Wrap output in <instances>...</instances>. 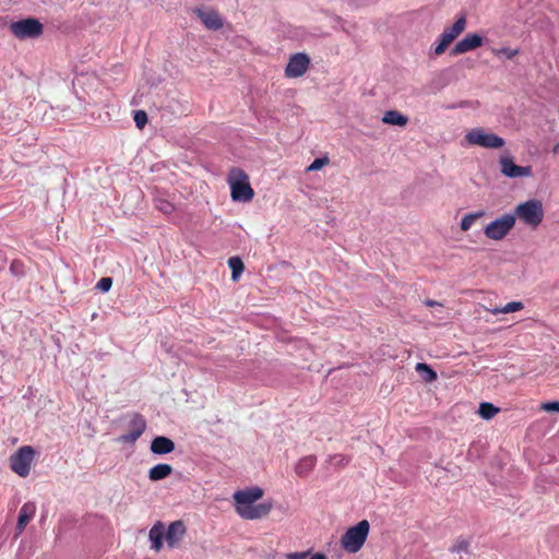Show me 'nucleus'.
<instances>
[{
	"label": "nucleus",
	"instance_id": "39",
	"mask_svg": "<svg viewBox=\"0 0 559 559\" xmlns=\"http://www.w3.org/2000/svg\"><path fill=\"white\" fill-rule=\"evenodd\" d=\"M425 305L428 307H435V306L442 307V305L440 302L432 300V299H426Z\"/></svg>",
	"mask_w": 559,
	"mask_h": 559
},
{
	"label": "nucleus",
	"instance_id": "33",
	"mask_svg": "<svg viewBox=\"0 0 559 559\" xmlns=\"http://www.w3.org/2000/svg\"><path fill=\"white\" fill-rule=\"evenodd\" d=\"M310 556V550L289 552L286 555L287 559H307Z\"/></svg>",
	"mask_w": 559,
	"mask_h": 559
},
{
	"label": "nucleus",
	"instance_id": "15",
	"mask_svg": "<svg viewBox=\"0 0 559 559\" xmlns=\"http://www.w3.org/2000/svg\"><path fill=\"white\" fill-rule=\"evenodd\" d=\"M148 539L151 549L158 552L163 548V540L165 539V525L162 522H156L148 532Z\"/></svg>",
	"mask_w": 559,
	"mask_h": 559
},
{
	"label": "nucleus",
	"instance_id": "41",
	"mask_svg": "<svg viewBox=\"0 0 559 559\" xmlns=\"http://www.w3.org/2000/svg\"><path fill=\"white\" fill-rule=\"evenodd\" d=\"M558 150H559V144H557V145L552 148V152H554V153H557V152H558Z\"/></svg>",
	"mask_w": 559,
	"mask_h": 559
},
{
	"label": "nucleus",
	"instance_id": "24",
	"mask_svg": "<svg viewBox=\"0 0 559 559\" xmlns=\"http://www.w3.org/2000/svg\"><path fill=\"white\" fill-rule=\"evenodd\" d=\"M228 265L231 269V280L238 281L245 269L243 262L238 257H231L228 259Z\"/></svg>",
	"mask_w": 559,
	"mask_h": 559
},
{
	"label": "nucleus",
	"instance_id": "37",
	"mask_svg": "<svg viewBox=\"0 0 559 559\" xmlns=\"http://www.w3.org/2000/svg\"><path fill=\"white\" fill-rule=\"evenodd\" d=\"M469 143L475 144V142H469ZM476 144H480L486 147L498 148V147H501L504 144V142H476Z\"/></svg>",
	"mask_w": 559,
	"mask_h": 559
},
{
	"label": "nucleus",
	"instance_id": "13",
	"mask_svg": "<svg viewBox=\"0 0 559 559\" xmlns=\"http://www.w3.org/2000/svg\"><path fill=\"white\" fill-rule=\"evenodd\" d=\"M483 45V37L478 34H467L464 38L459 40L451 50L452 56L463 55L465 52L475 50Z\"/></svg>",
	"mask_w": 559,
	"mask_h": 559
},
{
	"label": "nucleus",
	"instance_id": "16",
	"mask_svg": "<svg viewBox=\"0 0 559 559\" xmlns=\"http://www.w3.org/2000/svg\"><path fill=\"white\" fill-rule=\"evenodd\" d=\"M36 504L34 502H26L22 506L19 513L16 530L22 533L29 521L35 516Z\"/></svg>",
	"mask_w": 559,
	"mask_h": 559
},
{
	"label": "nucleus",
	"instance_id": "23",
	"mask_svg": "<svg viewBox=\"0 0 559 559\" xmlns=\"http://www.w3.org/2000/svg\"><path fill=\"white\" fill-rule=\"evenodd\" d=\"M416 371L421 376L424 381L426 382H432L437 379V372L431 369L430 366H428L425 362H418L415 367Z\"/></svg>",
	"mask_w": 559,
	"mask_h": 559
},
{
	"label": "nucleus",
	"instance_id": "19",
	"mask_svg": "<svg viewBox=\"0 0 559 559\" xmlns=\"http://www.w3.org/2000/svg\"><path fill=\"white\" fill-rule=\"evenodd\" d=\"M382 121L386 124L405 126L408 118L396 110H389L384 114Z\"/></svg>",
	"mask_w": 559,
	"mask_h": 559
},
{
	"label": "nucleus",
	"instance_id": "9",
	"mask_svg": "<svg viewBox=\"0 0 559 559\" xmlns=\"http://www.w3.org/2000/svg\"><path fill=\"white\" fill-rule=\"evenodd\" d=\"M499 164L501 174L508 178H524L533 175L531 166L516 165L513 157L508 154L500 157Z\"/></svg>",
	"mask_w": 559,
	"mask_h": 559
},
{
	"label": "nucleus",
	"instance_id": "21",
	"mask_svg": "<svg viewBox=\"0 0 559 559\" xmlns=\"http://www.w3.org/2000/svg\"><path fill=\"white\" fill-rule=\"evenodd\" d=\"M484 215H485L484 211H478V212L468 213V214L464 215L460 223L461 230L462 231L469 230L472 228V226L474 225V223L477 219L481 218Z\"/></svg>",
	"mask_w": 559,
	"mask_h": 559
},
{
	"label": "nucleus",
	"instance_id": "35",
	"mask_svg": "<svg viewBox=\"0 0 559 559\" xmlns=\"http://www.w3.org/2000/svg\"><path fill=\"white\" fill-rule=\"evenodd\" d=\"M496 53L497 55L502 53L508 59H512V58H514L519 53V50L518 49H510V48H501L499 50H496Z\"/></svg>",
	"mask_w": 559,
	"mask_h": 559
},
{
	"label": "nucleus",
	"instance_id": "1",
	"mask_svg": "<svg viewBox=\"0 0 559 559\" xmlns=\"http://www.w3.org/2000/svg\"><path fill=\"white\" fill-rule=\"evenodd\" d=\"M262 497L263 490L260 487L236 491L234 493V500L237 514L246 520H257L266 516L272 510V503L263 502L254 504Z\"/></svg>",
	"mask_w": 559,
	"mask_h": 559
},
{
	"label": "nucleus",
	"instance_id": "18",
	"mask_svg": "<svg viewBox=\"0 0 559 559\" xmlns=\"http://www.w3.org/2000/svg\"><path fill=\"white\" fill-rule=\"evenodd\" d=\"M171 473H173L171 465L166 464V463H160V464H157V465L153 466L152 468H150L148 478L152 481H158V480L167 478L169 475H171Z\"/></svg>",
	"mask_w": 559,
	"mask_h": 559
},
{
	"label": "nucleus",
	"instance_id": "29",
	"mask_svg": "<svg viewBox=\"0 0 559 559\" xmlns=\"http://www.w3.org/2000/svg\"><path fill=\"white\" fill-rule=\"evenodd\" d=\"M155 206L165 214H169L174 211V205L170 202L162 199L155 200Z\"/></svg>",
	"mask_w": 559,
	"mask_h": 559
},
{
	"label": "nucleus",
	"instance_id": "6",
	"mask_svg": "<svg viewBox=\"0 0 559 559\" xmlns=\"http://www.w3.org/2000/svg\"><path fill=\"white\" fill-rule=\"evenodd\" d=\"M515 225V215L504 214L484 228V235L491 240H502L513 229Z\"/></svg>",
	"mask_w": 559,
	"mask_h": 559
},
{
	"label": "nucleus",
	"instance_id": "38",
	"mask_svg": "<svg viewBox=\"0 0 559 559\" xmlns=\"http://www.w3.org/2000/svg\"><path fill=\"white\" fill-rule=\"evenodd\" d=\"M7 263V257H5V253L0 250V271L4 267Z\"/></svg>",
	"mask_w": 559,
	"mask_h": 559
},
{
	"label": "nucleus",
	"instance_id": "36",
	"mask_svg": "<svg viewBox=\"0 0 559 559\" xmlns=\"http://www.w3.org/2000/svg\"><path fill=\"white\" fill-rule=\"evenodd\" d=\"M542 409H544L546 412H559V402L554 401V402L544 403L542 405Z\"/></svg>",
	"mask_w": 559,
	"mask_h": 559
},
{
	"label": "nucleus",
	"instance_id": "4",
	"mask_svg": "<svg viewBox=\"0 0 559 559\" xmlns=\"http://www.w3.org/2000/svg\"><path fill=\"white\" fill-rule=\"evenodd\" d=\"M369 528L370 525L367 520L349 527L341 538L342 548L349 554L358 552L367 540Z\"/></svg>",
	"mask_w": 559,
	"mask_h": 559
},
{
	"label": "nucleus",
	"instance_id": "12",
	"mask_svg": "<svg viewBox=\"0 0 559 559\" xmlns=\"http://www.w3.org/2000/svg\"><path fill=\"white\" fill-rule=\"evenodd\" d=\"M193 13L201 20L204 26L209 29L217 31L223 26V20L218 12L213 9H193Z\"/></svg>",
	"mask_w": 559,
	"mask_h": 559
},
{
	"label": "nucleus",
	"instance_id": "27",
	"mask_svg": "<svg viewBox=\"0 0 559 559\" xmlns=\"http://www.w3.org/2000/svg\"><path fill=\"white\" fill-rule=\"evenodd\" d=\"M330 162L328 156H322L320 158H316L308 167L307 171H316L323 168L325 165H328Z\"/></svg>",
	"mask_w": 559,
	"mask_h": 559
},
{
	"label": "nucleus",
	"instance_id": "2",
	"mask_svg": "<svg viewBox=\"0 0 559 559\" xmlns=\"http://www.w3.org/2000/svg\"><path fill=\"white\" fill-rule=\"evenodd\" d=\"M227 183L230 188V197L236 202H250L254 191L250 186L248 175L240 168H231L227 176Z\"/></svg>",
	"mask_w": 559,
	"mask_h": 559
},
{
	"label": "nucleus",
	"instance_id": "22",
	"mask_svg": "<svg viewBox=\"0 0 559 559\" xmlns=\"http://www.w3.org/2000/svg\"><path fill=\"white\" fill-rule=\"evenodd\" d=\"M524 308V304L522 301H511L503 307H495L491 309H488L492 314H500V313H511L520 311Z\"/></svg>",
	"mask_w": 559,
	"mask_h": 559
},
{
	"label": "nucleus",
	"instance_id": "7",
	"mask_svg": "<svg viewBox=\"0 0 559 559\" xmlns=\"http://www.w3.org/2000/svg\"><path fill=\"white\" fill-rule=\"evenodd\" d=\"M466 24V16L461 15L452 26L445 27L439 37V43L435 47V53L437 56L442 55L445 49L465 31Z\"/></svg>",
	"mask_w": 559,
	"mask_h": 559
},
{
	"label": "nucleus",
	"instance_id": "31",
	"mask_svg": "<svg viewBox=\"0 0 559 559\" xmlns=\"http://www.w3.org/2000/svg\"><path fill=\"white\" fill-rule=\"evenodd\" d=\"M134 122L138 128L142 129L147 122V115L143 110H138L134 112Z\"/></svg>",
	"mask_w": 559,
	"mask_h": 559
},
{
	"label": "nucleus",
	"instance_id": "11",
	"mask_svg": "<svg viewBox=\"0 0 559 559\" xmlns=\"http://www.w3.org/2000/svg\"><path fill=\"white\" fill-rule=\"evenodd\" d=\"M310 64V59L306 53H295L289 58V61L285 68V75L287 78H299L302 76Z\"/></svg>",
	"mask_w": 559,
	"mask_h": 559
},
{
	"label": "nucleus",
	"instance_id": "8",
	"mask_svg": "<svg viewBox=\"0 0 559 559\" xmlns=\"http://www.w3.org/2000/svg\"><path fill=\"white\" fill-rule=\"evenodd\" d=\"M34 450L29 445L20 448L10 457V467L21 477H26L29 474L31 466L34 460Z\"/></svg>",
	"mask_w": 559,
	"mask_h": 559
},
{
	"label": "nucleus",
	"instance_id": "5",
	"mask_svg": "<svg viewBox=\"0 0 559 559\" xmlns=\"http://www.w3.org/2000/svg\"><path fill=\"white\" fill-rule=\"evenodd\" d=\"M10 32L19 39L37 38L43 35L44 25L34 17H27L12 22Z\"/></svg>",
	"mask_w": 559,
	"mask_h": 559
},
{
	"label": "nucleus",
	"instance_id": "26",
	"mask_svg": "<svg viewBox=\"0 0 559 559\" xmlns=\"http://www.w3.org/2000/svg\"><path fill=\"white\" fill-rule=\"evenodd\" d=\"M499 413V408L488 402H483L479 405L478 414L484 419H491Z\"/></svg>",
	"mask_w": 559,
	"mask_h": 559
},
{
	"label": "nucleus",
	"instance_id": "17",
	"mask_svg": "<svg viewBox=\"0 0 559 559\" xmlns=\"http://www.w3.org/2000/svg\"><path fill=\"white\" fill-rule=\"evenodd\" d=\"M175 450V443L171 439L158 436L155 437L151 442V451L154 454L164 455L171 453Z\"/></svg>",
	"mask_w": 559,
	"mask_h": 559
},
{
	"label": "nucleus",
	"instance_id": "32",
	"mask_svg": "<svg viewBox=\"0 0 559 559\" xmlns=\"http://www.w3.org/2000/svg\"><path fill=\"white\" fill-rule=\"evenodd\" d=\"M349 462V460L343 454H335L331 457V463L336 466H344Z\"/></svg>",
	"mask_w": 559,
	"mask_h": 559
},
{
	"label": "nucleus",
	"instance_id": "25",
	"mask_svg": "<svg viewBox=\"0 0 559 559\" xmlns=\"http://www.w3.org/2000/svg\"><path fill=\"white\" fill-rule=\"evenodd\" d=\"M465 140H502L498 135L486 133L483 129L476 128L471 130L466 136Z\"/></svg>",
	"mask_w": 559,
	"mask_h": 559
},
{
	"label": "nucleus",
	"instance_id": "20",
	"mask_svg": "<svg viewBox=\"0 0 559 559\" xmlns=\"http://www.w3.org/2000/svg\"><path fill=\"white\" fill-rule=\"evenodd\" d=\"M316 465V457L314 456H305L295 466V472L299 476L307 475Z\"/></svg>",
	"mask_w": 559,
	"mask_h": 559
},
{
	"label": "nucleus",
	"instance_id": "30",
	"mask_svg": "<svg viewBox=\"0 0 559 559\" xmlns=\"http://www.w3.org/2000/svg\"><path fill=\"white\" fill-rule=\"evenodd\" d=\"M112 286V278L111 277H102L97 285H96V288L98 290H100L102 293H107Z\"/></svg>",
	"mask_w": 559,
	"mask_h": 559
},
{
	"label": "nucleus",
	"instance_id": "40",
	"mask_svg": "<svg viewBox=\"0 0 559 559\" xmlns=\"http://www.w3.org/2000/svg\"><path fill=\"white\" fill-rule=\"evenodd\" d=\"M307 559H328V558L324 554L317 552L313 555L310 554V556Z\"/></svg>",
	"mask_w": 559,
	"mask_h": 559
},
{
	"label": "nucleus",
	"instance_id": "14",
	"mask_svg": "<svg viewBox=\"0 0 559 559\" xmlns=\"http://www.w3.org/2000/svg\"><path fill=\"white\" fill-rule=\"evenodd\" d=\"M187 528L182 521L170 523L167 531L165 530V540L169 548H177L186 535Z\"/></svg>",
	"mask_w": 559,
	"mask_h": 559
},
{
	"label": "nucleus",
	"instance_id": "34",
	"mask_svg": "<svg viewBox=\"0 0 559 559\" xmlns=\"http://www.w3.org/2000/svg\"><path fill=\"white\" fill-rule=\"evenodd\" d=\"M467 549H468V543L466 540H460L452 547V551L457 552V554L466 552Z\"/></svg>",
	"mask_w": 559,
	"mask_h": 559
},
{
	"label": "nucleus",
	"instance_id": "3",
	"mask_svg": "<svg viewBox=\"0 0 559 559\" xmlns=\"http://www.w3.org/2000/svg\"><path fill=\"white\" fill-rule=\"evenodd\" d=\"M512 214L515 215V219L519 218L524 225L536 229L544 219L545 211L540 200L531 199L519 203Z\"/></svg>",
	"mask_w": 559,
	"mask_h": 559
},
{
	"label": "nucleus",
	"instance_id": "10",
	"mask_svg": "<svg viewBox=\"0 0 559 559\" xmlns=\"http://www.w3.org/2000/svg\"><path fill=\"white\" fill-rule=\"evenodd\" d=\"M128 426L129 431L127 433L121 435L117 439L118 442L130 444L134 443L144 433L146 429V420L142 415L134 413L131 416Z\"/></svg>",
	"mask_w": 559,
	"mask_h": 559
},
{
	"label": "nucleus",
	"instance_id": "28",
	"mask_svg": "<svg viewBox=\"0 0 559 559\" xmlns=\"http://www.w3.org/2000/svg\"><path fill=\"white\" fill-rule=\"evenodd\" d=\"M10 272L13 276L20 278L24 275V264L20 260H13L10 265Z\"/></svg>",
	"mask_w": 559,
	"mask_h": 559
}]
</instances>
